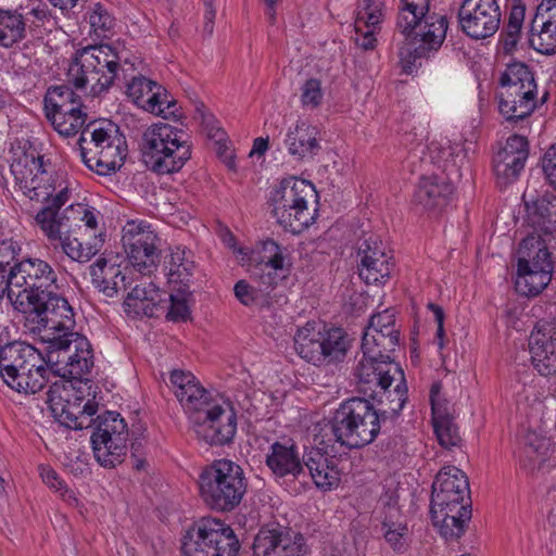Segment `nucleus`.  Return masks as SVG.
<instances>
[{
	"label": "nucleus",
	"instance_id": "1",
	"mask_svg": "<svg viewBox=\"0 0 556 556\" xmlns=\"http://www.w3.org/2000/svg\"><path fill=\"white\" fill-rule=\"evenodd\" d=\"M130 51L119 41L89 46L77 51L67 71L68 83L76 89L89 88L92 97L106 92L117 78L123 65L134 63Z\"/></svg>",
	"mask_w": 556,
	"mask_h": 556
},
{
	"label": "nucleus",
	"instance_id": "2",
	"mask_svg": "<svg viewBox=\"0 0 556 556\" xmlns=\"http://www.w3.org/2000/svg\"><path fill=\"white\" fill-rule=\"evenodd\" d=\"M381 422L383 419L375 409V403L364 397H351L340 404L321 433L315 437V442L319 445L338 442L350 450L362 448L376 440Z\"/></svg>",
	"mask_w": 556,
	"mask_h": 556
},
{
	"label": "nucleus",
	"instance_id": "3",
	"mask_svg": "<svg viewBox=\"0 0 556 556\" xmlns=\"http://www.w3.org/2000/svg\"><path fill=\"white\" fill-rule=\"evenodd\" d=\"M0 376L16 392L35 394L50 381L52 372L45 355L33 345L14 341L0 349Z\"/></svg>",
	"mask_w": 556,
	"mask_h": 556
},
{
	"label": "nucleus",
	"instance_id": "4",
	"mask_svg": "<svg viewBox=\"0 0 556 556\" xmlns=\"http://www.w3.org/2000/svg\"><path fill=\"white\" fill-rule=\"evenodd\" d=\"M139 149L142 162L159 175L180 170L191 157L188 135L167 123L149 127L141 137Z\"/></svg>",
	"mask_w": 556,
	"mask_h": 556
},
{
	"label": "nucleus",
	"instance_id": "5",
	"mask_svg": "<svg viewBox=\"0 0 556 556\" xmlns=\"http://www.w3.org/2000/svg\"><path fill=\"white\" fill-rule=\"evenodd\" d=\"M200 495L212 510L229 513L242 502L248 490L243 468L226 458L216 459L199 476Z\"/></svg>",
	"mask_w": 556,
	"mask_h": 556
},
{
	"label": "nucleus",
	"instance_id": "6",
	"mask_svg": "<svg viewBox=\"0 0 556 556\" xmlns=\"http://www.w3.org/2000/svg\"><path fill=\"white\" fill-rule=\"evenodd\" d=\"M317 198L312 182L294 176L283 178L269 195L268 203L276 222L286 231L301 233L315 220L308 202Z\"/></svg>",
	"mask_w": 556,
	"mask_h": 556
},
{
	"label": "nucleus",
	"instance_id": "7",
	"mask_svg": "<svg viewBox=\"0 0 556 556\" xmlns=\"http://www.w3.org/2000/svg\"><path fill=\"white\" fill-rule=\"evenodd\" d=\"M239 549L232 528L216 518L194 521L180 538L181 556H237Z\"/></svg>",
	"mask_w": 556,
	"mask_h": 556
},
{
	"label": "nucleus",
	"instance_id": "8",
	"mask_svg": "<svg viewBox=\"0 0 556 556\" xmlns=\"http://www.w3.org/2000/svg\"><path fill=\"white\" fill-rule=\"evenodd\" d=\"M299 356L314 365L338 363L344 359L349 339L342 328L306 323L294 336Z\"/></svg>",
	"mask_w": 556,
	"mask_h": 556
},
{
	"label": "nucleus",
	"instance_id": "9",
	"mask_svg": "<svg viewBox=\"0 0 556 556\" xmlns=\"http://www.w3.org/2000/svg\"><path fill=\"white\" fill-rule=\"evenodd\" d=\"M515 289L527 296L540 294L551 282L554 269L552 254L540 235L531 233L519 244Z\"/></svg>",
	"mask_w": 556,
	"mask_h": 556
},
{
	"label": "nucleus",
	"instance_id": "10",
	"mask_svg": "<svg viewBox=\"0 0 556 556\" xmlns=\"http://www.w3.org/2000/svg\"><path fill=\"white\" fill-rule=\"evenodd\" d=\"M10 273L13 276V288L18 289V292L10 290L9 299L18 312L52 294L53 290H59L55 270L41 258L25 257Z\"/></svg>",
	"mask_w": 556,
	"mask_h": 556
},
{
	"label": "nucleus",
	"instance_id": "11",
	"mask_svg": "<svg viewBox=\"0 0 556 556\" xmlns=\"http://www.w3.org/2000/svg\"><path fill=\"white\" fill-rule=\"evenodd\" d=\"M10 169L23 193L43 206L51 204L61 188L67 187L56 172L45 166L43 156L34 151L14 157Z\"/></svg>",
	"mask_w": 556,
	"mask_h": 556
},
{
	"label": "nucleus",
	"instance_id": "12",
	"mask_svg": "<svg viewBox=\"0 0 556 556\" xmlns=\"http://www.w3.org/2000/svg\"><path fill=\"white\" fill-rule=\"evenodd\" d=\"M47 345V362L52 377L80 380L93 367V350L78 332H67Z\"/></svg>",
	"mask_w": 556,
	"mask_h": 556
},
{
	"label": "nucleus",
	"instance_id": "13",
	"mask_svg": "<svg viewBox=\"0 0 556 556\" xmlns=\"http://www.w3.org/2000/svg\"><path fill=\"white\" fill-rule=\"evenodd\" d=\"M20 312L27 315V320L36 324L33 330L38 332L40 340L47 345L63 338L62 336L67 332H75L73 307L58 290Z\"/></svg>",
	"mask_w": 556,
	"mask_h": 556
},
{
	"label": "nucleus",
	"instance_id": "14",
	"mask_svg": "<svg viewBox=\"0 0 556 556\" xmlns=\"http://www.w3.org/2000/svg\"><path fill=\"white\" fill-rule=\"evenodd\" d=\"M70 195L68 187L61 188L51 204L42 206L36 214V224L47 238H61V235L74 232L78 222H84L90 229L97 228V217L85 204H70L60 211L70 201Z\"/></svg>",
	"mask_w": 556,
	"mask_h": 556
},
{
	"label": "nucleus",
	"instance_id": "15",
	"mask_svg": "<svg viewBox=\"0 0 556 556\" xmlns=\"http://www.w3.org/2000/svg\"><path fill=\"white\" fill-rule=\"evenodd\" d=\"M160 238L151 225L129 222L123 229L122 242L131 266L142 275L150 274L160 262Z\"/></svg>",
	"mask_w": 556,
	"mask_h": 556
},
{
	"label": "nucleus",
	"instance_id": "16",
	"mask_svg": "<svg viewBox=\"0 0 556 556\" xmlns=\"http://www.w3.org/2000/svg\"><path fill=\"white\" fill-rule=\"evenodd\" d=\"M253 556H309L305 538L280 525L262 527L252 544Z\"/></svg>",
	"mask_w": 556,
	"mask_h": 556
},
{
	"label": "nucleus",
	"instance_id": "17",
	"mask_svg": "<svg viewBox=\"0 0 556 556\" xmlns=\"http://www.w3.org/2000/svg\"><path fill=\"white\" fill-rule=\"evenodd\" d=\"M501 17L497 0H463L458 9L460 29L475 40L493 36L500 28Z\"/></svg>",
	"mask_w": 556,
	"mask_h": 556
},
{
	"label": "nucleus",
	"instance_id": "18",
	"mask_svg": "<svg viewBox=\"0 0 556 556\" xmlns=\"http://www.w3.org/2000/svg\"><path fill=\"white\" fill-rule=\"evenodd\" d=\"M198 438L212 446H223L233 441L237 415L213 401L191 420Z\"/></svg>",
	"mask_w": 556,
	"mask_h": 556
},
{
	"label": "nucleus",
	"instance_id": "19",
	"mask_svg": "<svg viewBox=\"0 0 556 556\" xmlns=\"http://www.w3.org/2000/svg\"><path fill=\"white\" fill-rule=\"evenodd\" d=\"M126 93L144 111L163 118H178L180 106L175 98L156 81L142 75L135 76L126 86Z\"/></svg>",
	"mask_w": 556,
	"mask_h": 556
},
{
	"label": "nucleus",
	"instance_id": "20",
	"mask_svg": "<svg viewBox=\"0 0 556 556\" xmlns=\"http://www.w3.org/2000/svg\"><path fill=\"white\" fill-rule=\"evenodd\" d=\"M469 501V482L464 471L455 466L443 467L432 483L430 513L437 514L438 507H456Z\"/></svg>",
	"mask_w": 556,
	"mask_h": 556
},
{
	"label": "nucleus",
	"instance_id": "21",
	"mask_svg": "<svg viewBox=\"0 0 556 556\" xmlns=\"http://www.w3.org/2000/svg\"><path fill=\"white\" fill-rule=\"evenodd\" d=\"M531 364L543 377L556 376V320H539L529 338Z\"/></svg>",
	"mask_w": 556,
	"mask_h": 556
},
{
	"label": "nucleus",
	"instance_id": "22",
	"mask_svg": "<svg viewBox=\"0 0 556 556\" xmlns=\"http://www.w3.org/2000/svg\"><path fill=\"white\" fill-rule=\"evenodd\" d=\"M529 156V142L526 136L513 135L493 157V170L500 187L515 181Z\"/></svg>",
	"mask_w": 556,
	"mask_h": 556
},
{
	"label": "nucleus",
	"instance_id": "23",
	"mask_svg": "<svg viewBox=\"0 0 556 556\" xmlns=\"http://www.w3.org/2000/svg\"><path fill=\"white\" fill-rule=\"evenodd\" d=\"M358 274L367 285L384 283L390 278L394 264L382 241L372 236L365 239L358 247Z\"/></svg>",
	"mask_w": 556,
	"mask_h": 556
},
{
	"label": "nucleus",
	"instance_id": "24",
	"mask_svg": "<svg viewBox=\"0 0 556 556\" xmlns=\"http://www.w3.org/2000/svg\"><path fill=\"white\" fill-rule=\"evenodd\" d=\"M448 22L445 15L432 12L426 14L416 25L412 36L414 39L419 37V45L415 47L414 51H409L408 63L416 65V62L422 58H429L432 53L437 52L446 36Z\"/></svg>",
	"mask_w": 556,
	"mask_h": 556
},
{
	"label": "nucleus",
	"instance_id": "25",
	"mask_svg": "<svg viewBox=\"0 0 556 556\" xmlns=\"http://www.w3.org/2000/svg\"><path fill=\"white\" fill-rule=\"evenodd\" d=\"M403 372V369L394 359L363 354V358L355 367L354 376L357 379L359 393L365 395L387 381L396 380V377Z\"/></svg>",
	"mask_w": 556,
	"mask_h": 556
},
{
	"label": "nucleus",
	"instance_id": "26",
	"mask_svg": "<svg viewBox=\"0 0 556 556\" xmlns=\"http://www.w3.org/2000/svg\"><path fill=\"white\" fill-rule=\"evenodd\" d=\"M265 463L276 478L300 479L306 476L303 456H300L298 445L292 440L271 443Z\"/></svg>",
	"mask_w": 556,
	"mask_h": 556
},
{
	"label": "nucleus",
	"instance_id": "27",
	"mask_svg": "<svg viewBox=\"0 0 556 556\" xmlns=\"http://www.w3.org/2000/svg\"><path fill=\"white\" fill-rule=\"evenodd\" d=\"M303 466L318 489L327 491L339 485L341 472L338 459L329 455L324 447L306 448L303 454Z\"/></svg>",
	"mask_w": 556,
	"mask_h": 556
},
{
	"label": "nucleus",
	"instance_id": "28",
	"mask_svg": "<svg viewBox=\"0 0 556 556\" xmlns=\"http://www.w3.org/2000/svg\"><path fill=\"white\" fill-rule=\"evenodd\" d=\"M370 402L375 403V409L386 421L388 418H396L407 402V386L404 372L394 381L382 383L375 391L366 394Z\"/></svg>",
	"mask_w": 556,
	"mask_h": 556
},
{
	"label": "nucleus",
	"instance_id": "29",
	"mask_svg": "<svg viewBox=\"0 0 556 556\" xmlns=\"http://www.w3.org/2000/svg\"><path fill=\"white\" fill-rule=\"evenodd\" d=\"M498 111L511 128H529V118L538 108V88L518 92V96L506 99L497 93Z\"/></svg>",
	"mask_w": 556,
	"mask_h": 556
},
{
	"label": "nucleus",
	"instance_id": "30",
	"mask_svg": "<svg viewBox=\"0 0 556 556\" xmlns=\"http://www.w3.org/2000/svg\"><path fill=\"white\" fill-rule=\"evenodd\" d=\"M162 295L152 282L136 285L124 300V309L134 318L156 317L164 311Z\"/></svg>",
	"mask_w": 556,
	"mask_h": 556
},
{
	"label": "nucleus",
	"instance_id": "31",
	"mask_svg": "<svg viewBox=\"0 0 556 556\" xmlns=\"http://www.w3.org/2000/svg\"><path fill=\"white\" fill-rule=\"evenodd\" d=\"M117 139H125V137L116 125L109 123L105 126H98L96 122L89 123L77 141L83 162L88 156H94V150H105L117 143Z\"/></svg>",
	"mask_w": 556,
	"mask_h": 556
},
{
	"label": "nucleus",
	"instance_id": "32",
	"mask_svg": "<svg viewBox=\"0 0 556 556\" xmlns=\"http://www.w3.org/2000/svg\"><path fill=\"white\" fill-rule=\"evenodd\" d=\"M453 186L443 177H422L414 193V203L425 211L441 210L448 203Z\"/></svg>",
	"mask_w": 556,
	"mask_h": 556
},
{
	"label": "nucleus",
	"instance_id": "33",
	"mask_svg": "<svg viewBox=\"0 0 556 556\" xmlns=\"http://www.w3.org/2000/svg\"><path fill=\"white\" fill-rule=\"evenodd\" d=\"M437 514L430 513L433 526L439 529L445 540H457L466 531L471 518V505H456V507H438Z\"/></svg>",
	"mask_w": 556,
	"mask_h": 556
},
{
	"label": "nucleus",
	"instance_id": "34",
	"mask_svg": "<svg viewBox=\"0 0 556 556\" xmlns=\"http://www.w3.org/2000/svg\"><path fill=\"white\" fill-rule=\"evenodd\" d=\"M522 199L526 205L527 220L535 230L546 235L556 230V197L546 193L528 201L525 193Z\"/></svg>",
	"mask_w": 556,
	"mask_h": 556
},
{
	"label": "nucleus",
	"instance_id": "35",
	"mask_svg": "<svg viewBox=\"0 0 556 556\" xmlns=\"http://www.w3.org/2000/svg\"><path fill=\"white\" fill-rule=\"evenodd\" d=\"M73 232L61 235V238H47L54 250L59 248L61 251L74 262L87 263L97 255L103 244V233L94 235L90 241L80 242L77 238L72 237Z\"/></svg>",
	"mask_w": 556,
	"mask_h": 556
},
{
	"label": "nucleus",
	"instance_id": "36",
	"mask_svg": "<svg viewBox=\"0 0 556 556\" xmlns=\"http://www.w3.org/2000/svg\"><path fill=\"white\" fill-rule=\"evenodd\" d=\"M84 108L83 100L71 86H51L43 97V109L46 118L51 122L56 116H64L75 110Z\"/></svg>",
	"mask_w": 556,
	"mask_h": 556
},
{
	"label": "nucleus",
	"instance_id": "37",
	"mask_svg": "<svg viewBox=\"0 0 556 556\" xmlns=\"http://www.w3.org/2000/svg\"><path fill=\"white\" fill-rule=\"evenodd\" d=\"M538 88L534 73L523 62L509 63L500 77V90L506 99L515 98L518 92Z\"/></svg>",
	"mask_w": 556,
	"mask_h": 556
},
{
	"label": "nucleus",
	"instance_id": "38",
	"mask_svg": "<svg viewBox=\"0 0 556 556\" xmlns=\"http://www.w3.org/2000/svg\"><path fill=\"white\" fill-rule=\"evenodd\" d=\"M286 144L289 153L296 160L312 159L320 150L316 127L305 123L298 124L293 130H289Z\"/></svg>",
	"mask_w": 556,
	"mask_h": 556
},
{
	"label": "nucleus",
	"instance_id": "39",
	"mask_svg": "<svg viewBox=\"0 0 556 556\" xmlns=\"http://www.w3.org/2000/svg\"><path fill=\"white\" fill-rule=\"evenodd\" d=\"M530 46L540 53L553 54L556 52V15L548 16L535 14L530 27Z\"/></svg>",
	"mask_w": 556,
	"mask_h": 556
},
{
	"label": "nucleus",
	"instance_id": "40",
	"mask_svg": "<svg viewBox=\"0 0 556 556\" xmlns=\"http://www.w3.org/2000/svg\"><path fill=\"white\" fill-rule=\"evenodd\" d=\"M116 142L105 150H94V156H88L84 163L99 175L106 176L115 173L123 166L127 156L126 139H117Z\"/></svg>",
	"mask_w": 556,
	"mask_h": 556
},
{
	"label": "nucleus",
	"instance_id": "41",
	"mask_svg": "<svg viewBox=\"0 0 556 556\" xmlns=\"http://www.w3.org/2000/svg\"><path fill=\"white\" fill-rule=\"evenodd\" d=\"M22 7L3 9L0 7V47L10 49L27 38Z\"/></svg>",
	"mask_w": 556,
	"mask_h": 556
},
{
	"label": "nucleus",
	"instance_id": "42",
	"mask_svg": "<svg viewBox=\"0 0 556 556\" xmlns=\"http://www.w3.org/2000/svg\"><path fill=\"white\" fill-rule=\"evenodd\" d=\"M93 456L104 468H114L124 462L127 453V440L123 438H111L99 442L100 438H90Z\"/></svg>",
	"mask_w": 556,
	"mask_h": 556
},
{
	"label": "nucleus",
	"instance_id": "43",
	"mask_svg": "<svg viewBox=\"0 0 556 556\" xmlns=\"http://www.w3.org/2000/svg\"><path fill=\"white\" fill-rule=\"evenodd\" d=\"M396 26L401 34L406 38H410L418 22L431 14L430 0H401Z\"/></svg>",
	"mask_w": 556,
	"mask_h": 556
},
{
	"label": "nucleus",
	"instance_id": "44",
	"mask_svg": "<svg viewBox=\"0 0 556 556\" xmlns=\"http://www.w3.org/2000/svg\"><path fill=\"white\" fill-rule=\"evenodd\" d=\"M400 338L389 336L378 330L365 329L362 338V352L364 355L393 359L392 353L399 346Z\"/></svg>",
	"mask_w": 556,
	"mask_h": 556
},
{
	"label": "nucleus",
	"instance_id": "45",
	"mask_svg": "<svg viewBox=\"0 0 556 556\" xmlns=\"http://www.w3.org/2000/svg\"><path fill=\"white\" fill-rule=\"evenodd\" d=\"M94 430L91 437L100 438L99 442L111 438H123L128 440L127 424L116 412L106 410L92 421Z\"/></svg>",
	"mask_w": 556,
	"mask_h": 556
},
{
	"label": "nucleus",
	"instance_id": "46",
	"mask_svg": "<svg viewBox=\"0 0 556 556\" xmlns=\"http://www.w3.org/2000/svg\"><path fill=\"white\" fill-rule=\"evenodd\" d=\"M287 257L286 247L278 244L273 239H266L261 242L258 250L252 253L250 260L275 270H282L286 268Z\"/></svg>",
	"mask_w": 556,
	"mask_h": 556
},
{
	"label": "nucleus",
	"instance_id": "47",
	"mask_svg": "<svg viewBox=\"0 0 556 556\" xmlns=\"http://www.w3.org/2000/svg\"><path fill=\"white\" fill-rule=\"evenodd\" d=\"M547 450L548 444L544 438L535 433L528 434L519 454L521 466L531 471L541 468L546 460Z\"/></svg>",
	"mask_w": 556,
	"mask_h": 556
},
{
	"label": "nucleus",
	"instance_id": "48",
	"mask_svg": "<svg viewBox=\"0 0 556 556\" xmlns=\"http://www.w3.org/2000/svg\"><path fill=\"white\" fill-rule=\"evenodd\" d=\"M188 387L189 390L180 405L188 415L189 420H191L193 417H198V414H201L214 400L198 379Z\"/></svg>",
	"mask_w": 556,
	"mask_h": 556
},
{
	"label": "nucleus",
	"instance_id": "49",
	"mask_svg": "<svg viewBox=\"0 0 556 556\" xmlns=\"http://www.w3.org/2000/svg\"><path fill=\"white\" fill-rule=\"evenodd\" d=\"M431 159L439 163L444 170L450 166H457V159L460 156L463 149L459 143L452 142L448 139L432 141L429 146Z\"/></svg>",
	"mask_w": 556,
	"mask_h": 556
},
{
	"label": "nucleus",
	"instance_id": "50",
	"mask_svg": "<svg viewBox=\"0 0 556 556\" xmlns=\"http://www.w3.org/2000/svg\"><path fill=\"white\" fill-rule=\"evenodd\" d=\"M87 117V113L83 111V108H76L72 112L64 114V116H56V118L53 117V121L50 123L53 129L61 136L73 137L81 129H85L84 126Z\"/></svg>",
	"mask_w": 556,
	"mask_h": 556
},
{
	"label": "nucleus",
	"instance_id": "51",
	"mask_svg": "<svg viewBox=\"0 0 556 556\" xmlns=\"http://www.w3.org/2000/svg\"><path fill=\"white\" fill-rule=\"evenodd\" d=\"M382 7L380 0H365L357 11L354 23L355 31H363L364 28L378 29L382 21Z\"/></svg>",
	"mask_w": 556,
	"mask_h": 556
},
{
	"label": "nucleus",
	"instance_id": "52",
	"mask_svg": "<svg viewBox=\"0 0 556 556\" xmlns=\"http://www.w3.org/2000/svg\"><path fill=\"white\" fill-rule=\"evenodd\" d=\"M191 296L190 289L173 287V292L169 294L170 306L166 318L175 323L186 321L191 314L189 306Z\"/></svg>",
	"mask_w": 556,
	"mask_h": 556
},
{
	"label": "nucleus",
	"instance_id": "53",
	"mask_svg": "<svg viewBox=\"0 0 556 556\" xmlns=\"http://www.w3.org/2000/svg\"><path fill=\"white\" fill-rule=\"evenodd\" d=\"M442 382L434 381L430 388L429 400L431 404L432 421L455 418V408L445 394L442 393Z\"/></svg>",
	"mask_w": 556,
	"mask_h": 556
},
{
	"label": "nucleus",
	"instance_id": "54",
	"mask_svg": "<svg viewBox=\"0 0 556 556\" xmlns=\"http://www.w3.org/2000/svg\"><path fill=\"white\" fill-rule=\"evenodd\" d=\"M89 271L92 285L104 294V287L119 275V265L109 264L106 258L100 257L89 266Z\"/></svg>",
	"mask_w": 556,
	"mask_h": 556
},
{
	"label": "nucleus",
	"instance_id": "55",
	"mask_svg": "<svg viewBox=\"0 0 556 556\" xmlns=\"http://www.w3.org/2000/svg\"><path fill=\"white\" fill-rule=\"evenodd\" d=\"M432 425L438 442L442 447L451 450L460 445L462 437L458 426L455 424V418L435 420L432 421Z\"/></svg>",
	"mask_w": 556,
	"mask_h": 556
},
{
	"label": "nucleus",
	"instance_id": "56",
	"mask_svg": "<svg viewBox=\"0 0 556 556\" xmlns=\"http://www.w3.org/2000/svg\"><path fill=\"white\" fill-rule=\"evenodd\" d=\"M51 410L56 420L64 427L74 430H81L92 426L93 418H88L86 415H75L68 407H65V403L53 405Z\"/></svg>",
	"mask_w": 556,
	"mask_h": 556
},
{
	"label": "nucleus",
	"instance_id": "57",
	"mask_svg": "<svg viewBox=\"0 0 556 556\" xmlns=\"http://www.w3.org/2000/svg\"><path fill=\"white\" fill-rule=\"evenodd\" d=\"M52 13L48 9L47 4L43 3L38 4L26 14H23L27 35L29 34L33 37H38L40 35V29L45 28L47 23H50Z\"/></svg>",
	"mask_w": 556,
	"mask_h": 556
},
{
	"label": "nucleus",
	"instance_id": "58",
	"mask_svg": "<svg viewBox=\"0 0 556 556\" xmlns=\"http://www.w3.org/2000/svg\"><path fill=\"white\" fill-rule=\"evenodd\" d=\"M368 330H378L381 333H386L389 336L395 334L396 338H400V331L395 325V316L394 314L386 309L382 313H378L372 315L369 319V324L366 327Z\"/></svg>",
	"mask_w": 556,
	"mask_h": 556
},
{
	"label": "nucleus",
	"instance_id": "59",
	"mask_svg": "<svg viewBox=\"0 0 556 556\" xmlns=\"http://www.w3.org/2000/svg\"><path fill=\"white\" fill-rule=\"evenodd\" d=\"M301 102L303 106L316 109L320 105L324 93L321 83L317 78L307 79L301 88Z\"/></svg>",
	"mask_w": 556,
	"mask_h": 556
},
{
	"label": "nucleus",
	"instance_id": "60",
	"mask_svg": "<svg viewBox=\"0 0 556 556\" xmlns=\"http://www.w3.org/2000/svg\"><path fill=\"white\" fill-rule=\"evenodd\" d=\"M21 247L13 240L0 241V269L8 273V268L13 270L15 264L20 263L18 254Z\"/></svg>",
	"mask_w": 556,
	"mask_h": 556
},
{
	"label": "nucleus",
	"instance_id": "61",
	"mask_svg": "<svg viewBox=\"0 0 556 556\" xmlns=\"http://www.w3.org/2000/svg\"><path fill=\"white\" fill-rule=\"evenodd\" d=\"M194 268L195 264L193 261L186 262L177 269L169 268L168 282L176 288L190 289Z\"/></svg>",
	"mask_w": 556,
	"mask_h": 556
},
{
	"label": "nucleus",
	"instance_id": "62",
	"mask_svg": "<svg viewBox=\"0 0 556 556\" xmlns=\"http://www.w3.org/2000/svg\"><path fill=\"white\" fill-rule=\"evenodd\" d=\"M384 539L395 552H403L405 549L404 536L407 532L406 526L383 522Z\"/></svg>",
	"mask_w": 556,
	"mask_h": 556
},
{
	"label": "nucleus",
	"instance_id": "63",
	"mask_svg": "<svg viewBox=\"0 0 556 556\" xmlns=\"http://www.w3.org/2000/svg\"><path fill=\"white\" fill-rule=\"evenodd\" d=\"M89 23L94 31L109 30L113 26V18L100 3H96L89 14Z\"/></svg>",
	"mask_w": 556,
	"mask_h": 556
},
{
	"label": "nucleus",
	"instance_id": "64",
	"mask_svg": "<svg viewBox=\"0 0 556 556\" xmlns=\"http://www.w3.org/2000/svg\"><path fill=\"white\" fill-rule=\"evenodd\" d=\"M542 169L549 185L556 189V142L545 152L542 159Z\"/></svg>",
	"mask_w": 556,
	"mask_h": 556
}]
</instances>
